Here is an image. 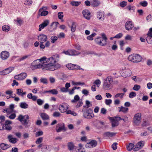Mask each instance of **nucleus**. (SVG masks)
Here are the masks:
<instances>
[{
    "mask_svg": "<svg viewBox=\"0 0 152 152\" xmlns=\"http://www.w3.org/2000/svg\"><path fill=\"white\" fill-rule=\"evenodd\" d=\"M100 2L99 1L96 0H94L92 2H91V5L94 7H96L98 6Z\"/></svg>",
    "mask_w": 152,
    "mask_h": 152,
    "instance_id": "2f4dec72",
    "label": "nucleus"
},
{
    "mask_svg": "<svg viewBox=\"0 0 152 152\" xmlns=\"http://www.w3.org/2000/svg\"><path fill=\"white\" fill-rule=\"evenodd\" d=\"M20 106L22 108L26 109L28 107V105L26 102H23L20 104Z\"/></svg>",
    "mask_w": 152,
    "mask_h": 152,
    "instance_id": "c85d7f7f",
    "label": "nucleus"
},
{
    "mask_svg": "<svg viewBox=\"0 0 152 152\" xmlns=\"http://www.w3.org/2000/svg\"><path fill=\"white\" fill-rule=\"evenodd\" d=\"M0 147L1 149L5 150L9 148V145L4 143H2L0 144Z\"/></svg>",
    "mask_w": 152,
    "mask_h": 152,
    "instance_id": "7c9ffc66",
    "label": "nucleus"
},
{
    "mask_svg": "<svg viewBox=\"0 0 152 152\" xmlns=\"http://www.w3.org/2000/svg\"><path fill=\"white\" fill-rule=\"evenodd\" d=\"M33 3V1L30 0H26L25 1L24 4L28 6L31 5Z\"/></svg>",
    "mask_w": 152,
    "mask_h": 152,
    "instance_id": "49530a36",
    "label": "nucleus"
},
{
    "mask_svg": "<svg viewBox=\"0 0 152 152\" xmlns=\"http://www.w3.org/2000/svg\"><path fill=\"white\" fill-rule=\"evenodd\" d=\"M134 146V145L132 143H130L128 145L126 146L127 150L129 151H131Z\"/></svg>",
    "mask_w": 152,
    "mask_h": 152,
    "instance_id": "473e14b6",
    "label": "nucleus"
},
{
    "mask_svg": "<svg viewBox=\"0 0 152 152\" xmlns=\"http://www.w3.org/2000/svg\"><path fill=\"white\" fill-rule=\"evenodd\" d=\"M43 140V137H40L37 139L35 143L37 144H40L42 142Z\"/></svg>",
    "mask_w": 152,
    "mask_h": 152,
    "instance_id": "09e8293b",
    "label": "nucleus"
},
{
    "mask_svg": "<svg viewBox=\"0 0 152 152\" xmlns=\"http://www.w3.org/2000/svg\"><path fill=\"white\" fill-rule=\"evenodd\" d=\"M14 68L13 67L7 68L3 71L0 72V75H4L7 74L14 69Z\"/></svg>",
    "mask_w": 152,
    "mask_h": 152,
    "instance_id": "9b49d317",
    "label": "nucleus"
},
{
    "mask_svg": "<svg viewBox=\"0 0 152 152\" xmlns=\"http://www.w3.org/2000/svg\"><path fill=\"white\" fill-rule=\"evenodd\" d=\"M73 64L69 63L66 65V67L69 70H73Z\"/></svg>",
    "mask_w": 152,
    "mask_h": 152,
    "instance_id": "864d4df0",
    "label": "nucleus"
},
{
    "mask_svg": "<svg viewBox=\"0 0 152 152\" xmlns=\"http://www.w3.org/2000/svg\"><path fill=\"white\" fill-rule=\"evenodd\" d=\"M118 108L119 109V112H122L124 113H126L128 112L129 109L127 108H126L121 106V107H119Z\"/></svg>",
    "mask_w": 152,
    "mask_h": 152,
    "instance_id": "bb28decb",
    "label": "nucleus"
},
{
    "mask_svg": "<svg viewBox=\"0 0 152 152\" xmlns=\"http://www.w3.org/2000/svg\"><path fill=\"white\" fill-rule=\"evenodd\" d=\"M48 7H43L40 8L39 11V12L40 13L39 14L41 16H45L48 15V11H46L47 10Z\"/></svg>",
    "mask_w": 152,
    "mask_h": 152,
    "instance_id": "1a4fd4ad",
    "label": "nucleus"
},
{
    "mask_svg": "<svg viewBox=\"0 0 152 152\" xmlns=\"http://www.w3.org/2000/svg\"><path fill=\"white\" fill-rule=\"evenodd\" d=\"M96 35V34L95 33H94L88 36L87 39L90 40H93V38Z\"/></svg>",
    "mask_w": 152,
    "mask_h": 152,
    "instance_id": "37998d69",
    "label": "nucleus"
},
{
    "mask_svg": "<svg viewBox=\"0 0 152 152\" xmlns=\"http://www.w3.org/2000/svg\"><path fill=\"white\" fill-rule=\"evenodd\" d=\"M58 109L61 112V113L64 112L65 111V107H64V106L63 105L61 104L60 105Z\"/></svg>",
    "mask_w": 152,
    "mask_h": 152,
    "instance_id": "c03bdc74",
    "label": "nucleus"
},
{
    "mask_svg": "<svg viewBox=\"0 0 152 152\" xmlns=\"http://www.w3.org/2000/svg\"><path fill=\"white\" fill-rule=\"evenodd\" d=\"M82 112L83 113V116L85 118L91 119L94 117L93 110L91 108L83 109Z\"/></svg>",
    "mask_w": 152,
    "mask_h": 152,
    "instance_id": "7ed1b4c3",
    "label": "nucleus"
},
{
    "mask_svg": "<svg viewBox=\"0 0 152 152\" xmlns=\"http://www.w3.org/2000/svg\"><path fill=\"white\" fill-rule=\"evenodd\" d=\"M50 39L51 42L54 43L57 40L58 37L56 36H53L51 37Z\"/></svg>",
    "mask_w": 152,
    "mask_h": 152,
    "instance_id": "a19ab883",
    "label": "nucleus"
},
{
    "mask_svg": "<svg viewBox=\"0 0 152 152\" xmlns=\"http://www.w3.org/2000/svg\"><path fill=\"white\" fill-rule=\"evenodd\" d=\"M71 28V31L72 32H74L75 31L76 28V25L75 22H72V26H70L69 25H68Z\"/></svg>",
    "mask_w": 152,
    "mask_h": 152,
    "instance_id": "c756f323",
    "label": "nucleus"
},
{
    "mask_svg": "<svg viewBox=\"0 0 152 152\" xmlns=\"http://www.w3.org/2000/svg\"><path fill=\"white\" fill-rule=\"evenodd\" d=\"M61 115V114L59 112L56 111L54 112L53 114V116L55 117H60Z\"/></svg>",
    "mask_w": 152,
    "mask_h": 152,
    "instance_id": "5fc2aeb1",
    "label": "nucleus"
},
{
    "mask_svg": "<svg viewBox=\"0 0 152 152\" xmlns=\"http://www.w3.org/2000/svg\"><path fill=\"white\" fill-rule=\"evenodd\" d=\"M55 66H54V64H45V67L43 69H44V70L54 71L55 70Z\"/></svg>",
    "mask_w": 152,
    "mask_h": 152,
    "instance_id": "2eb2a0df",
    "label": "nucleus"
},
{
    "mask_svg": "<svg viewBox=\"0 0 152 152\" xmlns=\"http://www.w3.org/2000/svg\"><path fill=\"white\" fill-rule=\"evenodd\" d=\"M145 144L144 141L139 142L135 145V147L133 149L134 151H137L141 149L144 146Z\"/></svg>",
    "mask_w": 152,
    "mask_h": 152,
    "instance_id": "6e6552de",
    "label": "nucleus"
},
{
    "mask_svg": "<svg viewBox=\"0 0 152 152\" xmlns=\"http://www.w3.org/2000/svg\"><path fill=\"white\" fill-rule=\"evenodd\" d=\"M48 58H47L45 57H43L39 59H38L37 60H36L35 61H39L40 62H42L43 63H44L45 62H44V61H46L47 62V60Z\"/></svg>",
    "mask_w": 152,
    "mask_h": 152,
    "instance_id": "bf43d9fd",
    "label": "nucleus"
},
{
    "mask_svg": "<svg viewBox=\"0 0 152 152\" xmlns=\"http://www.w3.org/2000/svg\"><path fill=\"white\" fill-rule=\"evenodd\" d=\"M127 5V2L126 1H122L120 2V6L122 7H124Z\"/></svg>",
    "mask_w": 152,
    "mask_h": 152,
    "instance_id": "0e129e2a",
    "label": "nucleus"
},
{
    "mask_svg": "<svg viewBox=\"0 0 152 152\" xmlns=\"http://www.w3.org/2000/svg\"><path fill=\"white\" fill-rule=\"evenodd\" d=\"M136 96V93L132 91L129 94V97L130 98H132L135 97Z\"/></svg>",
    "mask_w": 152,
    "mask_h": 152,
    "instance_id": "603ef678",
    "label": "nucleus"
},
{
    "mask_svg": "<svg viewBox=\"0 0 152 152\" xmlns=\"http://www.w3.org/2000/svg\"><path fill=\"white\" fill-rule=\"evenodd\" d=\"M140 86L137 84H135L133 87V89L134 91H138L140 89Z\"/></svg>",
    "mask_w": 152,
    "mask_h": 152,
    "instance_id": "3c124183",
    "label": "nucleus"
},
{
    "mask_svg": "<svg viewBox=\"0 0 152 152\" xmlns=\"http://www.w3.org/2000/svg\"><path fill=\"white\" fill-rule=\"evenodd\" d=\"M40 116L43 120H49V116L45 113H41Z\"/></svg>",
    "mask_w": 152,
    "mask_h": 152,
    "instance_id": "a878e982",
    "label": "nucleus"
},
{
    "mask_svg": "<svg viewBox=\"0 0 152 152\" xmlns=\"http://www.w3.org/2000/svg\"><path fill=\"white\" fill-rule=\"evenodd\" d=\"M31 56L30 54L24 56L19 58V60L20 61L24 60L26 58H29Z\"/></svg>",
    "mask_w": 152,
    "mask_h": 152,
    "instance_id": "ea45409f",
    "label": "nucleus"
},
{
    "mask_svg": "<svg viewBox=\"0 0 152 152\" xmlns=\"http://www.w3.org/2000/svg\"><path fill=\"white\" fill-rule=\"evenodd\" d=\"M56 130L57 132H59L62 131H65L64 124L63 123H59L56 126Z\"/></svg>",
    "mask_w": 152,
    "mask_h": 152,
    "instance_id": "39448f33",
    "label": "nucleus"
},
{
    "mask_svg": "<svg viewBox=\"0 0 152 152\" xmlns=\"http://www.w3.org/2000/svg\"><path fill=\"white\" fill-rule=\"evenodd\" d=\"M113 85L112 77L110 76H108L104 80L103 88L105 90L110 89L112 88Z\"/></svg>",
    "mask_w": 152,
    "mask_h": 152,
    "instance_id": "f257e3e1",
    "label": "nucleus"
},
{
    "mask_svg": "<svg viewBox=\"0 0 152 152\" xmlns=\"http://www.w3.org/2000/svg\"><path fill=\"white\" fill-rule=\"evenodd\" d=\"M109 119L111 121L112 125L113 127H114L117 126L118 125V122L117 120H116L115 118H113L111 117H109Z\"/></svg>",
    "mask_w": 152,
    "mask_h": 152,
    "instance_id": "4be33fe9",
    "label": "nucleus"
},
{
    "mask_svg": "<svg viewBox=\"0 0 152 152\" xmlns=\"http://www.w3.org/2000/svg\"><path fill=\"white\" fill-rule=\"evenodd\" d=\"M70 56L78 55L80 54V53L74 49H70Z\"/></svg>",
    "mask_w": 152,
    "mask_h": 152,
    "instance_id": "393cba45",
    "label": "nucleus"
},
{
    "mask_svg": "<svg viewBox=\"0 0 152 152\" xmlns=\"http://www.w3.org/2000/svg\"><path fill=\"white\" fill-rule=\"evenodd\" d=\"M9 56V53L6 51H2L1 53V58L3 60L7 59Z\"/></svg>",
    "mask_w": 152,
    "mask_h": 152,
    "instance_id": "4468645a",
    "label": "nucleus"
},
{
    "mask_svg": "<svg viewBox=\"0 0 152 152\" xmlns=\"http://www.w3.org/2000/svg\"><path fill=\"white\" fill-rule=\"evenodd\" d=\"M70 4L73 6H78L81 4V2L73 1L71 2Z\"/></svg>",
    "mask_w": 152,
    "mask_h": 152,
    "instance_id": "e433bc0d",
    "label": "nucleus"
},
{
    "mask_svg": "<svg viewBox=\"0 0 152 152\" xmlns=\"http://www.w3.org/2000/svg\"><path fill=\"white\" fill-rule=\"evenodd\" d=\"M105 14L104 12L99 11L97 12V18L100 21H103L104 19Z\"/></svg>",
    "mask_w": 152,
    "mask_h": 152,
    "instance_id": "423d86ee",
    "label": "nucleus"
},
{
    "mask_svg": "<svg viewBox=\"0 0 152 152\" xmlns=\"http://www.w3.org/2000/svg\"><path fill=\"white\" fill-rule=\"evenodd\" d=\"M124 94V93H118L115 95L114 97L115 98L119 97L121 99L123 98Z\"/></svg>",
    "mask_w": 152,
    "mask_h": 152,
    "instance_id": "c9c22d12",
    "label": "nucleus"
},
{
    "mask_svg": "<svg viewBox=\"0 0 152 152\" xmlns=\"http://www.w3.org/2000/svg\"><path fill=\"white\" fill-rule=\"evenodd\" d=\"M125 26L126 30L130 31L133 27L134 25L132 21H129L126 22Z\"/></svg>",
    "mask_w": 152,
    "mask_h": 152,
    "instance_id": "f8f14e48",
    "label": "nucleus"
},
{
    "mask_svg": "<svg viewBox=\"0 0 152 152\" xmlns=\"http://www.w3.org/2000/svg\"><path fill=\"white\" fill-rule=\"evenodd\" d=\"M83 104L82 99H80L78 103L76 105V107L77 108H78L81 106Z\"/></svg>",
    "mask_w": 152,
    "mask_h": 152,
    "instance_id": "774afa93",
    "label": "nucleus"
},
{
    "mask_svg": "<svg viewBox=\"0 0 152 152\" xmlns=\"http://www.w3.org/2000/svg\"><path fill=\"white\" fill-rule=\"evenodd\" d=\"M41 83L45 84H47L48 83L47 79L46 78L42 77L40 79Z\"/></svg>",
    "mask_w": 152,
    "mask_h": 152,
    "instance_id": "de8ad7c7",
    "label": "nucleus"
},
{
    "mask_svg": "<svg viewBox=\"0 0 152 152\" xmlns=\"http://www.w3.org/2000/svg\"><path fill=\"white\" fill-rule=\"evenodd\" d=\"M45 64H38L37 65H35L34 66V67L35 69H37L39 68H42L43 67H44V68H43V69H44V68L45 67Z\"/></svg>",
    "mask_w": 152,
    "mask_h": 152,
    "instance_id": "4c0bfd02",
    "label": "nucleus"
},
{
    "mask_svg": "<svg viewBox=\"0 0 152 152\" xmlns=\"http://www.w3.org/2000/svg\"><path fill=\"white\" fill-rule=\"evenodd\" d=\"M146 41L148 43L152 44V37L148 36L146 38Z\"/></svg>",
    "mask_w": 152,
    "mask_h": 152,
    "instance_id": "13d9d810",
    "label": "nucleus"
},
{
    "mask_svg": "<svg viewBox=\"0 0 152 152\" xmlns=\"http://www.w3.org/2000/svg\"><path fill=\"white\" fill-rule=\"evenodd\" d=\"M29 118V116L27 115H25L23 121V124L24 125L25 127H28V119Z\"/></svg>",
    "mask_w": 152,
    "mask_h": 152,
    "instance_id": "aec40b11",
    "label": "nucleus"
},
{
    "mask_svg": "<svg viewBox=\"0 0 152 152\" xmlns=\"http://www.w3.org/2000/svg\"><path fill=\"white\" fill-rule=\"evenodd\" d=\"M8 139L9 142L12 144H15L18 141V139L16 138L13 137L11 135H10L8 136Z\"/></svg>",
    "mask_w": 152,
    "mask_h": 152,
    "instance_id": "6ab92c4d",
    "label": "nucleus"
},
{
    "mask_svg": "<svg viewBox=\"0 0 152 152\" xmlns=\"http://www.w3.org/2000/svg\"><path fill=\"white\" fill-rule=\"evenodd\" d=\"M123 76L124 77H126L131 76L132 74V72L131 70L129 69H126L124 68V69H123Z\"/></svg>",
    "mask_w": 152,
    "mask_h": 152,
    "instance_id": "9d476101",
    "label": "nucleus"
},
{
    "mask_svg": "<svg viewBox=\"0 0 152 152\" xmlns=\"http://www.w3.org/2000/svg\"><path fill=\"white\" fill-rule=\"evenodd\" d=\"M73 69H80L82 70H83L84 69L82 68H81L80 66L76 64H73Z\"/></svg>",
    "mask_w": 152,
    "mask_h": 152,
    "instance_id": "8fccbe9b",
    "label": "nucleus"
},
{
    "mask_svg": "<svg viewBox=\"0 0 152 152\" xmlns=\"http://www.w3.org/2000/svg\"><path fill=\"white\" fill-rule=\"evenodd\" d=\"M141 114L140 113H138L135 114L133 118V123L135 125L138 126L140 123Z\"/></svg>",
    "mask_w": 152,
    "mask_h": 152,
    "instance_id": "20e7f679",
    "label": "nucleus"
},
{
    "mask_svg": "<svg viewBox=\"0 0 152 152\" xmlns=\"http://www.w3.org/2000/svg\"><path fill=\"white\" fill-rule=\"evenodd\" d=\"M67 147L68 149L70 151H73L75 148V145L72 142H68L67 144Z\"/></svg>",
    "mask_w": 152,
    "mask_h": 152,
    "instance_id": "b1692460",
    "label": "nucleus"
},
{
    "mask_svg": "<svg viewBox=\"0 0 152 152\" xmlns=\"http://www.w3.org/2000/svg\"><path fill=\"white\" fill-rule=\"evenodd\" d=\"M63 13L62 12H59L58 13V17L59 19L61 20L63 17Z\"/></svg>",
    "mask_w": 152,
    "mask_h": 152,
    "instance_id": "69168bd1",
    "label": "nucleus"
},
{
    "mask_svg": "<svg viewBox=\"0 0 152 152\" xmlns=\"http://www.w3.org/2000/svg\"><path fill=\"white\" fill-rule=\"evenodd\" d=\"M101 35L102 37V40H104L105 41V42L107 43V38L106 37L104 33H102L101 34Z\"/></svg>",
    "mask_w": 152,
    "mask_h": 152,
    "instance_id": "338daca9",
    "label": "nucleus"
},
{
    "mask_svg": "<svg viewBox=\"0 0 152 152\" xmlns=\"http://www.w3.org/2000/svg\"><path fill=\"white\" fill-rule=\"evenodd\" d=\"M97 144V142L94 140H92L89 142L87 143L86 145V147H89V148H92L95 147Z\"/></svg>",
    "mask_w": 152,
    "mask_h": 152,
    "instance_id": "a211bd4d",
    "label": "nucleus"
},
{
    "mask_svg": "<svg viewBox=\"0 0 152 152\" xmlns=\"http://www.w3.org/2000/svg\"><path fill=\"white\" fill-rule=\"evenodd\" d=\"M37 103L39 105H42L44 102L43 100H42L40 99H38L37 100Z\"/></svg>",
    "mask_w": 152,
    "mask_h": 152,
    "instance_id": "e2e57ef3",
    "label": "nucleus"
},
{
    "mask_svg": "<svg viewBox=\"0 0 152 152\" xmlns=\"http://www.w3.org/2000/svg\"><path fill=\"white\" fill-rule=\"evenodd\" d=\"M80 99V97L78 95H76L74 97V99L71 100L72 103H74L79 101Z\"/></svg>",
    "mask_w": 152,
    "mask_h": 152,
    "instance_id": "f704fd0d",
    "label": "nucleus"
},
{
    "mask_svg": "<svg viewBox=\"0 0 152 152\" xmlns=\"http://www.w3.org/2000/svg\"><path fill=\"white\" fill-rule=\"evenodd\" d=\"M67 114H71L74 116H76L77 115V113L75 112L72 111L71 110H68L66 112Z\"/></svg>",
    "mask_w": 152,
    "mask_h": 152,
    "instance_id": "4d7b16f0",
    "label": "nucleus"
},
{
    "mask_svg": "<svg viewBox=\"0 0 152 152\" xmlns=\"http://www.w3.org/2000/svg\"><path fill=\"white\" fill-rule=\"evenodd\" d=\"M116 133L114 132H104L103 134V136L104 137H112L115 135Z\"/></svg>",
    "mask_w": 152,
    "mask_h": 152,
    "instance_id": "412c9836",
    "label": "nucleus"
},
{
    "mask_svg": "<svg viewBox=\"0 0 152 152\" xmlns=\"http://www.w3.org/2000/svg\"><path fill=\"white\" fill-rule=\"evenodd\" d=\"M56 62V61L53 57H51L50 58H48L47 60V62L49 63L48 64H54Z\"/></svg>",
    "mask_w": 152,
    "mask_h": 152,
    "instance_id": "5701e85b",
    "label": "nucleus"
},
{
    "mask_svg": "<svg viewBox=\"0 0 152 152\" xmlns=\"http://www.w3.org/2000/svg\"><path fill=\"white\" fill-rule=\"evenodd\" d=\"M10 29V27L7 25H4L2 27V30L4 31H9Z\"/></svg>",
    "mask_w": 152,
    "mask_h": 152,
    "instance_id": "79ce46f5",
    "label": "nucleus"
},
{
    "mask_svg": "<svg viewBox=\"0 0 152 152\" xmlns=\"http://www.w3.org/2000/svg\"><path fill=\"white\" fill-rule=\"evenodd\" d=\"M43 132L41 131H39L35 133V136L36 137H37L39 136H42L43 135Z\"/></svg>",
    "mask_w": 152,
    "mask_h": 152,
    "instance_id": "6e6d98bb",
    "label": "nucleus"
},
{
    "mask_svg": "<svg viewBox=\"0 0 152 152\" xmlns=\"http://www.w3.org/2000/svg\"><path fill=\"white\" fill-rule=\"evenodd\" d=\"M140 4L143 7H145L148 5V3L146 1H144L140 2Z\"/></svg>",
    "mask_w": 152,
    "mask_h": 152,
    "instance_id": "680f3d73",
    "label": "nucleus"
},
{
    "mask_svg": "<svg viewBox=\"0 0 152 152\" xmlns=\"http://www.w3.org/2000/svg\"><path fill=\"white\" fill-rule=\"evenodd\" d=\"M128 59L133 63H138L141 61L142 58L140 55L133 54L129 56Z\"/></svg>",
    "mask_w": 152,
    "mask_h": 152,
    "instance_id": "f03ea898",
    "label": "nucleus"
},
{
    "mask_svg": "<svg viewBox=\"0 0 152 152\" xmlns=\"http://www.w3.org/2000/svg\"><path fill=\"white\" fill-rule=\"evenodd\" d=\"M102 38L101 37H98L95 39V42L98 45L101 46H104L107 45V43H102Z\"/></svg>",
    "mask_w": 152,
    "mask_h": 152,
    "instance_id": "dca6fc26",
    "label": "nucleus"
},
{
    "mask_svg": "<svg viewBox=\"0 0 152 152\" xmlns=\"http://www.w3.org/2000/svg\"><path fill=\"white\" fill-rule=\"evenodd\" d=\"M112 103L111 99H106L105 100V104L107 105H110Z\"/></svg>",
    "mask_w": 152,
    "mask_h": 152,
    "instance_id": "052dcab7",
    "label": "nucleus"
},
{
    "mask_svg": "<svg viewBox=\"0 0 152 152\" xmlns=\"http://www.w3.org/2000/svg\"><path fill=\"white\" fill-rule=\"evenodd\" d=\"M27 76V75L26 73L25 72L22 73L15 75L14 78L17 80H21L24 79Z\"/></svg>",
    "mask_w": 152,
    "mask_h": 152,
    "instance_id": "0eeeda50",
    "label": "nucleus"
},
{
    "mask_svg": "<svg viewBox=\"0 0 152 152\" xmlns=\"http://www.w3.org/2000/svg\"><path fill=\"white\" fill-rule=\"evenodd\" d=\"M49 146H47L46 145H44L42 148V151L43 152H48L49 150H48Z\"/></svg>",
    "mask_w": 152,
    "mask_h": 152,
    "instance_id": "58836bf2",
    "label": "nucleus"
},
{
    "mask_svg": "<svg viewBox=\"0 0 152 152\" xmlns=\"http://www.w3.org/2000/svg\"><path fill=\"white\" fill-rule=\"evenodd\" d=\"M48 92L50 93L53 95H56L58 94V91L56 89H53L48 91Z\"/></svg>",
    "mask_w": 152,
    "mask_h": 152,
    "instance_id": "72a5a7b5",
    "label": "nucleus"
},
{
    "mask_svg": "<svg viewBox=\"0 0 152 152\" xmlns=\"http://www.w3.org/2000/svg\"><path fill=\"white\" fill-rule=\"evenodd\" d=\"M38 39L40 43H43L47 41V37L45 35L41 34L38 36Z\"/></svg>",
    "mask_w": 152,
    "mask_h": 152,
    "instance_id": "ddd939ff",
    "label": "nucleus"
},
{
    "mask_svg": "<svg viewBox=\"0 0 152 152\" xmlns=\"http://www.w3.org/2000/svg\"><path fill=\"white\" fill-rule=\"evenodd\" d=\"M83 14L84 17L87 20H89L90 18V13L89 11L85 10L83 11L82 12Z\"/></svg>",
    "mask_w": 152,
    "mask_h": 152,
    "instance_id": "f3484780",
    "label": "nucleus"
},
{
    "mask_svg": "<svg viewBox=\"0 0 152 152\" xmlns=\"http://www.w3.org/2000/svg\"><path fill=\"white\" fill-rule=\"evenodd\" d=\"M49 23V20H47L44 21L41 24L39 25L40 26L41 28H44L45 27L48 26Z\"/></svg>",
    "mask_w": 152,
    "mask_h": 152,
    "instance_id": "cd10ccee",
    "label": "nucleus"
},
{
    "mask_svg": "<svg viewBox=\"0 0 152 152\" xmlns=\"http://www.w3.org/2000/svg\"><path fill=\"white\" fill-rule=\"evenodd\" d=\"M3 128L4 129H5L8 131H10L12 129L11 126L9 125H4L3 127Z\"/></svg>",
    "mask_w": 152,
    "mask_h": 152,
    "instance_id": "a18cd8bd",
    "label": "nucleus"
}]
</instances>
